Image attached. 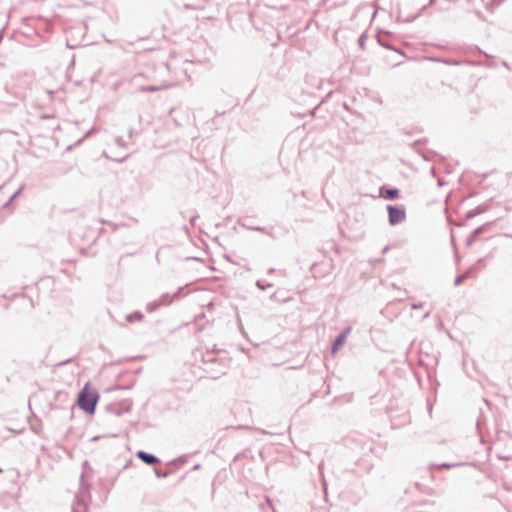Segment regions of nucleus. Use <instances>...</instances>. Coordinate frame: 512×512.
I'll list each match as a JSON object with an SVG mask.
<instances>
[{
	"label": "nucleus",
	"instance_id": "5701e85b",
	"mask_svg": "<svg viewBox=\"0 0 512 512\" xmlns=\"http://www.w3.org/2000/svg\"><path fill=\"white\" fill-rule=\"evenodd\" d=\"M242 226H244V227H246V228H248V229H250V230H255V231H262V230H263V229H262V228H260V227H255V226H254V227H250V225H248V224H246V223H242Z\"/></svg>",
	"mask_w": 512,
	"mask_h": 512
},
{
	"label": "nucleus",
	"instance_id": "aec40b11",
	"mask_svg": "<svg viewBox=\"0 0 512 512\" xmlns=\"http://www.w3.org/2000/svg\"><path fill=\"white\" fill-rule=\"evenodd\" d=\"M367 40V36L365 34H361L358 38V45L363 48L365 45V42Z\"/></svg>",
	"mask_w": 512,
	"mask_h": 512
},
{
	"label": "nucleus",
	"instance_id": "0eeeda50",
	"mask_svg": "<svg viewBox=\"0 0 512 512\" xmlns=\"http://www.w3.org/2000/svg\"><path fill=\"white\" fill-rule=\"evenodd\" d=\"M136 456L142 462L147 465L161 464L162 460L152 453H148L145 450H137Z\"/></svg>",
	"mask_w": 512,
	"mask_h": 512
},
{
	"label": "nucleus",
	"instance_id": "4468645a",
	"mask_svg": "<svg viewBox=\"0 0 512 512\" xmlns=\"http://www.w3.org/2000/svg\"><path fill=\"white\" fill-rule=\"evenodd\" d=\"M142 318H143V314H142V313H140V312H133V313L128 314V315L126 316V320H127L128 322L140 321V320H142Z\"/></svg>",
	"mask_w": 512,
	"mask_h": 512
},
{
	"label": "nucleus",
	"instance_id": "7ed1b4c3",
	"mask_svg": "<svg viewBox=\"0 0 512 512\" xmlns=\"http://www.w3.org/2000/svg\"><path fill=\"white\" fill-rule=\"evenodd\" d=\"M495 450H479L476 452L477 455L480 456L479 459H472L468 461H456V462H442L440 464H437V466L441 468H454V467H460V466H473V467H479L480 465L484 464L485 462H489L490 458Z\"/></svg>",
	"mask_w": 512,
	"mask_h": 512
},
{
	"label": "nucleus",
	"instance_id": "dca6fc26",
	"mask_svg": "<svg viewBox=\"0 0 512 512\" xmlns=\"http://www.w3.org/2000/svg\"><path fill=\"white\" fill-rule=\"evenodd\" d=\"M106 411L112 415H116V416H119L121 415V410L120 408L117 406V405H108L106 407Z\"/></svg>",
	"mask_w": 512,
	"mask_h": 512
},
{
	"label": "nucleus",
	"instance_id": "bb28decb",
	"mask_svg": "<svg viewBox=\"0 0 512 512\" xmlns=\"http://www.w3.org/2000/svg\"><path fill=\"white\" fill-rule=\"evenodd\" d=\"M226 372L225 370H220L216 375H213V378L216 379L220 377L221 375H224Z\"/></svg>",
	"mask_w": 512,
	"mask_h": 512
},
{
	"label": "nucleus",
	"instance_id": "4be33fe9",
	"mask_svg": "<svg viewBox=\"0 0 512 512\" xmlns=\"http://www.w3.org/2000/svg\"><path fill=\"white\" fill-rule=\"evenodd\" d=\"M142 78H143V74H142V73H138V74H135V75L132 77L131 81H132L133 83L137 84V83L139 82V80H140V79H142Z\"/></svg>",
	"mask_w": 512,
	"mask_h": 512
},
{
	"label": "nucleus",
	"instance_id": "20e7f679",
	"mask_svg": "<svg viewBox=\"0 0 512 512\" xmlns=\"http://www.w3.org/2000/svg\"><path fill=\"white\" fill-rule=\"evenodd\" d=\"M187 461V455L178 456L170 461H166L164 463V467L154 466V474L157 478H166L173 474L179 467L183 466Z\"/></svg>",
	"mask_w": 512,
	"mask_h": 512
},
{
	"label": "nucleus",
	"instance_id": "7c9ffc66",
	"mask_svg": "<svg viewBox=\"0 0 512 512\" xmlns=\"http://www.w3.org/2000/svg\"><path fill=\"white\" fill-rule=\"evenodd\" d=\"M429 315H430V312H427V313H425V315L423 316V318H427V317H429Z\"/></svg>",
	"mask_w": 512,
	"mask_h": 512
},
{
	"label": "nucleus",
	"instance_id": "a211bd4d",
	"mask_svg": "<svg viewBox=\"0 0 512 512\" xmlns=\"http://www.w3.org/2000/svg\"><path fill=\"white\" fill-rule=\"evenodd\" d=\"M216 361V358L214 356L213 353H210L208 352L205 356H204V362L205 363H214Z\"/></svg>",
	"mask_w": 512,
	"mask_h": 512
},
{
	"label": "nucleus",
	"instance_id": "f257e3e1",
	"mask_svg": "<svg viewBox=\"0 0 512 512\" xmlns=\"http://www.w3.org/2000/svg\"><path fill=\"white\" fill-rule=\"evenodd\" d=\"M92 474V468L87 460L82 463V473L79 480V490L71 507L72 512H87L91 501L90 484L87 478Z\"/></svg>",
	"mask_w": 512,
	"mask_h": 512
},
{
	"label": "nucleus",
	"instance_id": "4c0bfd02",
	"mask_svg": "<svg viewBox=\"0 0 512 512\" xmlns=\"http://www.w3.org/2000/svg\"><path fill=\"white\" fill-rule=\"evenodd\" d=\"M2 38V31L0 32V39Z\"/></svg>",
	"mask_w": 512,
	"mask_h": 512
},
{
	"label": "nucleus",
	"instance_id": "cd10ccee",
	"mask_svg": "<svg viewBox=\"0 0 512 512\" xmlns=\"http://www.w3.org/2000/svg\"><path fill=\"white\" fill-rule=\"evenodd\" d=\"M197 218H198V216H193V217L190 219V223H191V225H192V226H195L196 221H197Z\"/></svg>",
	"mask_w": 512,
	"mask_h": 512
},
{
	"label": "nucleus",
	"instance_id": "f3484780",
	"mask_svg": "<svg viewBox=\"0 0 512 512\" xmlns=\"http://www.w3.org/2000/svg\"><path fill=\"white\" fill-rule=\"evenodd\" d=\"M256 286L260 289V290H266L268 288H271L273 286L272 283H264L262 280H257L256 281Z\"/></svg>",
	"mask_w": 512,
	"mask_h": 512
},
{
	"label": "nucleus",
	"instance_id": "9d476101",
	"mask_svg": "<svg viewBox=\"0 0 512 512\" xmlns=\"http://www.w3.org/2000/svg\"><path fill=\"white\" fill-rule=\"evenodd\" d=\"M381 195L387 200H395L399 197V189L397 188H385L380 189Z\"/></svg>",
	"mask_w": 512,
	"mask_h": 512
},
{
	"label": "nucleus",
	"instance_id": "f03ea898",
	"mask_svg": "<svg viewBox=\"0 0 512 512\" xmlns=\"http://www.w3.org/2000/svg\"><path fill=\"white\" fill-rule=\"evenodd\" d=\"M98 400V392L95 390H89L88 384H86L78 395L77 403L80 409L88 414H93L95 412Z\"/></svg>",
	"mask_w": 512,
	"mask_h": 512
},
{
	"label": "nucleus",
	"instance_id": "39448f33",
	"mask_svg": "<svg viewBox=\"0 0 512 512\" xmlns=\"http://www.w3.org/2000/svg\"><path fill=\"white\" fill-rule=\"evenodd\" d=\"M388 222L391 226L402 223L406 219V211L404 206L388 205Z\"/></svg>",
	"mask_w": 512,
	"mask_h": 512
},
{
	"label": "nucleus",
	"instance_id": "9b49d317",
	"mask_svg": "<svg viewBox=\"0 0 512 512\" xmlns=\"http://www.w3.org/2000/svg\"><path fill=\"white\" fill-rule=\"evenodd\" d=\"M182 290V288H179L177 292L170 294V293H164L160 296L159 299H157L159 302H161L162 306L169 305L173 302L174 299H177L179 297V293Z\"/></svg>",
	"mask_w": 512,
	"mask_h": 512
},
{
	"label": "nucleus",
	"instance_id": "2eb2a0df",
	"mask_svg": "<svg viewBox=\"0 0 512 512\" xmlns=\"http://www.w3.org/2000/svg\"><path fill=\"white\" fill-rule=\"evenodd\" d=\"M483 212H484V209H483L482 207H477V208H475V209H472V210L468 211V212L466 213V218H467V219H472V218H474L475 216H477V215H479V214H481V213H483Z\"/></svg>",
	"mask_w": 512,
	"mask_h": 512
},
{
	"label": "nucleus",
	"instance_id": "58836bf2",
	"mask_svg": "<svg viewBox=\"0 0 512 512\" xmlns=\"http://www.w3.org/2000/svg\"><path fill=\"white\" fill-rule=\"evenodd\" d=\"M509 237H511V238H512V235H509Z\"/></svg>",
	"mask_w": 512,
	"mask_h": 512
},
{
	"label": "nucleus",
	"instance_id": "2f4dec72",
	"mask_svg": "<svg viewBox=\"0 0 512 512\" xmlns=\"http://www.w3.org/2000/svg\"><path fill=\"white\" fill-rule=\"evenodd\" d=\"M306 455L309 456V450H302Z\"/></svg>",
	"mask_w": 512,
	"mask_h": 512
},
{
	"label": "nucleus",
	"instance_id": "ddd939ff",
	"mask_svg": "<svg viewBox=\"0 0 512 512\" xmlns=\"http://www.w3.org/2000/svg\"><path fill=\"white\" fill-rule=\"evenodd\" d=\"M161 306H162L161 302H159L158 300H154L147 304L146 310H147V312L152 313V312L156 311Z\"/></svg>",
	"mask_w": 512,
	"mask_h": 512
},
{
	"label": "nucleus",
	"instance_id": "e433bc0d",
	"mask_svg": "<svg viewBox=\"0 0 512 512\" xmlns=\"http://www.w3.org/2000/svg\"><path fill=\"white\" fill-rule=\"evenodd\" d=\"M3 472V469L0 467V474Z\"/></svg>",
	"mask_w": 512,
	"mask_h": 512
},
{
	"label": "nucleus",
	"instance_id": "473e14b6",
	"mask_svg": "<svg viewBox=\"0 0 512 512\" xmlns=\"http://www.w3.org/2000/svg\"><path fill=\"white\" fill-rule=\"evenodd\" d=\"M258 453L262 456L263 455V450H258Z\"/></svg>",
	"mask_w": 512,
	"mask_h": 512
},
{
	"label": "nucleus",
	"instance_id": "a878e982",
	"mask_svg": "<svg viewBox=\"0 0 512 512\" xmlns=\"http://www.w3.org/2000/svg\"><path fill=\"white\" fill-rule=\"evenodd\" d=\"M423 306H424V303H418V304H413V305L411 306V308H412L413 310H415V309L423 308Z\"/></svg>",
	"mask_w": 512,
	"mask_h": 512
},
{
	"label": "nucleus",
	"instance_id": "423d86ee",
	"mask_svg": "<svg viewBox=\"0 0 512 512\" xmlns=\"http://www.w3.org/2000/svg\"><path fill=\"white\" fill-rule=\"evenodd\" d=\"M255 433L257 435L261 436V438H259V439L261 441H263L264 445H271V446L283 445L281 440L284 439L285 436L281 433L272 434V433H268L267 431H264V430H256Z\"/></svg>",
	"mask_w": 512,
	"mask_h": 512
},
{
	"label": "nucleus",
	"instance_id": "412c9836",
	"mask_svg": "<svg viewBox=\"0 0 512 512\" xmlns=\"http://www.w3.org/2000/svg\"><path fill=\"white\" fill-rule=\"evenodd\" d=\"M23 189V186H21L10 198L9 200L7 201V203L5 205H8L10 202H12L22 191Z\"/></svg>",
	"mask_w": 512,
	"mask_h": 512
},
{
	"label": "nucleus",
	"instance_id": "c756f323",
	"mask_svg": "<svg viewBox=\"0 0 512 512\" xmlns=\"http://www.w3.org/2000/svg\"><path fill=\"white\" fill-rule=\"evenodd\" d=\"M274 271H275V269H274V268H270V269H268V270H267V274H268V275L273 274V273H274Z\"/></svg>",
	"mask_w": 512,
	"mask_h": 512
},
{
	"label": "nucleus",
	"instance_id": "f8f14e48",
	"mask_svg": "<svg viewBox=\"0 0 512 512\" xmlns=\"http://www.w3.org/2000/svg\"><path fill=\"white\" fill-rule=\"evenodd\" d=\"M470 276V270L466 271L465 273L458 275L455 278L454 285L459 286L461 285L466 279H468Z\"/></svg>",
	"mask_w": 512,
	"mask_h": 512
},
{
	"label": "nucleus",
	"instance_id": "c9c22d12",
	"mask_svg": "<svg viewBox=\"0 0 512 512\" xmlns=\"http://www.w3.org/2000/svg\"><path fill=\"white\" fill-rule=\"evenodd\" d=\"M275 296H276V293L272 294L271 299H274Z\"/></svg>",
	"mask_w": 512,
	"mask_h": 512
},
{
	"label": "nucleus",
	"instance_id": "393cba45",
	"mask_svg": "<svg viewBox=\"0 0 512 512\" xmlns=\"http://www.w3.org/2000/svg\"><path fill=\"white\" fill-rule=\"evenodd\" d=\"M483 231H484V227H483V226H481V227L476 228V229L474 230L473 234H474V235H479V234H481Z\"/></svg>",
	"mask_w": 512,
	"mask_h": 512
},
{
	"label": "nucleus",
	"instance_id": "6ab92c4d",
	"mask_svg": "<svg viewBox=\"0 0 512 512\" xmlns=\"http://www.w3.org/2000/svg\"><path fill=\"white\" fill-rule=\"evenodd\" d=\"M508 452H512V450H507ZM495 456L498 458V459H504V460H508V459H511L512 458V453H508V454H499V453H495Z\"/></svg>",
	"mask_w": 512,
	"mask_h": 512
},
{
	"label": "nucleus",
	"instance_id": "6e6552de",
	"mask_svg": "<svg viewBox=\"0 0 512 512\" xmlns=\"http://www.w3.org/2000/svg\"><path fill=\"white\" fill-rule=\"evenodd\" d=\"M350 331H351V327H347L335 338V340L332 343V348H331L332 354H336L337 351L344 345Z\"/></svg>",
	"mask_w": 512,
	"mask_h": 512
},
{
	"label": "nucleus",
	"instance_id": "1a4fd4ad",
	"mask_svg": "<svg viewBox=\"0 0 512 512\" xmlns=\"http://www.w3.org/2000/svg\"><path fill=\"white\" fill-rule=\"evenodd\" d=\"M177 82L176 81H173V80H167V81H164L162 84L160 85H148V86H145V85H140L139 86V91L141 92H156V91H160V90H163V89H167L169 87H172L176 84Z\"/></svg>",
	"mask_w": 512,
	"mask_h": 512
},
{
	"label": "nucleus",
	"instance_id": "f704fd0d",
	"mask_svg": "<svg viewBox=\"0 0 512 512\" xmlns=\"http://www.w3.org/2000/svg\"><path fill=\"white\" fill-rule=\"evenodd\" d=\"M185 476H186V475H182V476L180 477V481H181V480H183V479L185 478Z\"/></svg>",
	"mask_w": 512,
	"mask_h": 512
},
{
	"label": "nucleus",
	"instance_id": "c85d7f7f",
	"mask_svg": "<svg viewBox=\"0 0 512 512\" xmlns=\"http://www.w3.org/2000/svg\"><path fill=\"white\" fill-rule=\"evenodd\" d=\"M201 465L199 463L195 464L193 467H192V470H198L200 469Z\"/></svg>",
	"mask_w": 512,
	"mask_h": 512
},
{
	"label": "nucleus",
	"instance_id": "b1692460",
	"mask_svg": "<svg viewBox=\"0 0 512 512\" xmlns=\"http://www.w3.org/2000/svg\"><path fill=\"white\" fill-rule=\"evenodd\" d=\"M159 70L161 72H166L169 70V65L168 64H162L160 67H159Z\"/></svg>",
	"mask_w": 512,
	"mask_h": 512
},
{
	"label": "nucleus",
	"instance_id": "72a5a7b5",
	"mask_svg": "<svg viewBox=\"0 0 512 512\" xmlns=\"http://www.w3.org/2000/svg\"><path fill=\"white\" fill-rule=\"evenodd\" d=\"M382 45H383V46H385V47H387V49H391V47H390V46H387V45H385V44H383V43H382Z\"/></svg>",
	"mask_w": 512,
	"mask_h": 512
}]
</instances>
